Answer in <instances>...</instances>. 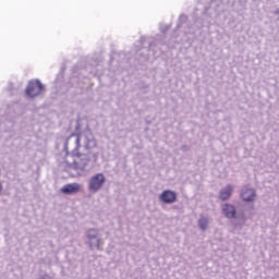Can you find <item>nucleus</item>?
<instances>
[{"label":"nucleus","mask_w":279,"mask_h":279,"mask_svg":"<svg viewBox=\"0 0 279 279\" xmlns=\"http://www.w3.org/2000/svg\"><path fill=\"white\" fill-rule=\"evenodd\" d=\"M27 97H38L43 93V83L40 81H31L25 89Z\"/></svg>","instance_id":"1"},{"label":"nucleus","mask_w":279,"mask_h":279,"mask_svg":"<svg viewBox=\"0 0 279 279\" xmlns=\"http://www.w3.org/2000/svg\"><path fill=\"white\" fill-rule=\"evenodd\" d=\"M106 182V177H104L102 173H97L96 175L92 177L89 180V191L92 193H97L101 186H104V183Z\"/></svg>","instance_id":"2"},{"label":"nucleus","mask_w":279,"mask_h":279,"mask_svg":"<svg viewBox=\"0 0 279 279\" xmlns=\"http://www.w3.org/2000/svg\"><path fill=\"white\" fill-rule=\"evenodd\" d=\"M159 199L163 202V204H173L178 199V195L173 191L166 190L161 193Z\"/></svg>","instance_id":"3"},{"label":"nucleus","mask_w":279,"mask_h":279,"mask_svg":"<svg viewBox=\"0 0 279 279\" xmlns=\"http://www.w3.org/2000/svg\"><path fill=\"white\" fill-rule=\"evenodd\" d=\"M82 185L80 183H70L61 187V193L64 195H74L75 193H80Z\"/></svg>","instance_id":"4"},{"label":"nucleus","mask_w":279,"mask_h":279,"mask_svg":"<svg viewBox=\"0 0 279 279\" xmlns=\"http://www.w3.org/2000/svg\"><path fill=\"white\" fill-rule=\"evenodd\" d=\"M241 196L244 202H254L256 192H254L253 189H245L243 190Z\"/></svg>","instance_id":"5"},{"label":"nucleus","mask_w":279,"mask_h":279,"mask_svg":"<svg viewBox=\"0 0 279 279\" xmlns=\"http://www.w3.org/2000/svg\"><path fill=\"white\" fill-rule=\"evenodd\" d=\"M222 213L228 219H234V217H236V209L232 205H225L222 207Z\"/></svg>","instance_id":"6"},{"label":"nucleus","mask_w":279,"mask_h":279,"mask_svg":"<svg viewBox=\"0 0 279 279\" xmlns=\"http://www.w3.org/2000/svg\"><path fill=\"white\" fill-rule=\"evenodd\" d=\"M230 195H232V186L228 185L223 191L220 192V199L225 202V199H229Z\"/></svg>","instance_id":"7"},{"label":"nucleus","mask_w":279,"mask_h":279,"mask_svg":"<svg viewBox=\"0 0 279 279\" xmlns=\"http://www.w3.org/2000/svg\"><path fill=\"white\" fill-rule=\"evenodd\" d=\"M198 226H199L201 230H206V228H208V219L202 217V218L198 220Z\"/></svg>","instance_id":"8"},{"label":"nucleus","mask_w":279,"mask_h":279,"mask_svg":"<svg viewBox=\"0 0 279 279\" xmlns=\"http://www.w3.org/2000/svg\"><path fill=\"white\" fill-rule=\"evenodd\" d=\"M97 234H99V232L97 230H95V229H90L88 231V238L89 239H97Z\"/></svg>","instance_id":"9"},{"label":"nucleus","mask_w":279,"mask_h":279,"mask_svg":"<svg viewBox=\"0 0 279 279\" xmlns=\"http://www.w3.org/2000/svg\"><path fill=\"white\" fill-rule=\"evenodd\" d=\"M80 141H81L80 135H76V147H80Z\"/></svg>","instance_id":"10"},{"label":"nucleus","mask_w":279,"mask_h":279,"mask_svg":"<svg viewBox=\"0 0 279 279\" xmlns=\"http://www.w3.org/2000/svg\"><path fill=\"white\" fill-rule=\"evenodd\" d=\"M2 190H3V185H1V183H0V193H1Z\"/></svg>","instance_id":"11"},{"label":"nucleus","mask_w":279,"mask_h":279,"mask_svg":"<svg viewBox=\"0 0 279 279\" xmlns=\"http://www.w3.org/2000/svg\"><path fill=\"white\" fill-rule=\"evenodd\" d=\"M73 136H76V135H75V134H72V135L70 136V138L73 137Z\"/></svg>","instance_id":"12"}]
</instances>
